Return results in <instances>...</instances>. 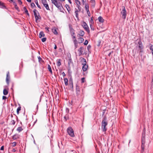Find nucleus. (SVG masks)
Instances as JSON below:
<instances>
[{"label":"nucleus","mask_w":153,"mask_h":153,"mask_svg":"<svg viewBox=\"0 0 153 153\" xmlns=\"http://www.w3.org/2000/svg\"><path fill=\"white\" fill-rule=\"evenodd\" d=\"M145 134H146V130L145 128H144L142 133V139H141V152H143L145 148Z\"/></svg>","instance_id":"1"},{"label":"nucleus","mask_w":153,"mask_h":153,"mask_svg":"<svg viewBox=\"0 0 153 153\" xmlns=\"http://www.w3.org/2000/svg\"><path fill=\"white\" fill-rule=\"evenodd\" d=\"M108 125V122L106 120V117H104L101 123L102 125V131L103 132H105L107 130V128L106 126Z\"/></svg>","instance_id":"2"},{"label":"nucleus","mask_w":153,"mask_h":153,"mask_svg":"<svg viewBox=\"0 0 153 153\" xmlns=\"http://www.w3.org/2000/svg\"><path fill=\"white\" fill-rule=\"evenodd\" d=\"M52 3L58 9L61 10L63 8L62 4L58 2L56 0H51Z\"/></svg>","instance_id":"3"},{"label":"nucleus","mask_w":153,"mask_h":153,"mask_svg":"<svg viewBox=\"0 0 153 153\" xmlns=\"http://www.w3.org/2000/svg\"><path fill=\"white\" fill-rule=\"evenodd\" d=\"M33 12L36 19V22H37L39 19L41 18V17L38 11L36 9L33 10Z\"/></svg>","instance_id":"4"},{"label":"nucleus","mask_w":153,"mask_h":153,"mask_svg":"<svg viewBox=\"0 0 153 153\" xmlns=\"http://www.w3.org/2000/svg\"><path fill=\"white\" fill-rule=\"evenodd\" d=\"M122 10L121 12V14L122 15V18L123 19H126V16L127 15V12L124 6H122Z\"/></svg>","instance_id":"5"},{"label":"nucleus","mask_w":153,"mask_h":153,"mask_svg":"<svg viewBox=\"0 0 153 153\" xmlns=\"http://www.w3.org/2000/svg\"><path fill=\"white\" fill-rule=\"evenodd\" d=\"M67 132L69 135L72 137H74L75 135L74 133V131L71 127H69L67 129Z\"/></svg>","instance_id":"6"},{"label":"nucleus","mask_w":153,"mask_h":153,"mask_svg":"<svg viewBox=\"0 0 153 153\" xmlns=\"http://www.w3.org/2000/svg\"><path fill=\"white\" fill-rule=\"evenodd\" d=\"M82 27L87 32L88 34H89L90 31L88 25L85 22H83L82 25Z\"/></svg>","instance_id":"7"},{"label":"nucleus","mask_w":153,"mask_h":153,"mask_svg":"<svg viewBox=\"0 0 153 153\" xmlns=\"http://www.w3.org/2000/svg\"><path fill=\"white\" fill-rule=\"evenodd\" d=\"M10 78V77L9 74V71H8L7 74L6 81L7 84L8 85H9Z\"/></svg>","instance_id":"8"},{"label":"nucleus","mask_w":153,"mask_h":153,"mask_svg":"<svg viewBox=\"0 0 153 153\" xmlns=\"http://www.w3.org/2000/svg\"><path fill=\"white\" fill-rule=\"evenodd\" d=\"M85 34L84 32L82 30H80L79 32V33L77 34V37H83Z\"/></svg>","instance_id":"9"},{"label":"nucleus","mask_w":153,"mask_h":153,"mask_svg":"<svg viewBox=\"0 0 153 153\" xmlns=\"http://www.w3.org/2000/svg\"><path fill=\"white\" fill-rule=\"evenodd\" d=\"M0 8L3 9H7V8L5 6V3L0 1Z\"/></svg>","instance_id":"10"},{"label":"nucleus","mask_w":153,"mask_h":153,"mask_svg":"<svg viewBox=\"0 0 153 153\" xmlns=\"http://www.w3.org/2000/svg\"><path fill=\"white\" fill-rule=\"evenodd\" d=\"M76 94L78 96L80 94V91L79 87L77 85H76Z\"/></svg>","instance_id":"11"},{"label":"nucleus","mask_w":153,"mask_h":153,"mask_svg":"<svg viewBox=\"0 0 153 153\" xmlns=\"http://www.w3.org/2000/svg\"><path fill=\"white\" fill-rule=\"evenodd\" d=\"M70 31L71 35V36L75 35V30L71 27H70Z\"/></svg>","instance_id":"12"},{"label":"nucleus","mask_w":153,"mask_h":153,"mask_svg":"<svg viewBox=\"0 0 153 153\" xmlns=\"http://www.w3.org/2000/svg\"><path fill=\"white\" fill-rule=\"evenodd\" d=\"M80 62L82 65L87 64L86 59L83 58L81 57L80 58Z\"/></svg>","instance_id":"13"},{"label":"nucleus","mask_w":153,"mask_h":153,"mask_svg":"<svg viewBox=\"0 0 153 153\" xmlns=\"http://www.w3.org/2000/svg\"><path fill=\"white\" fill-rule=\"evenodd\" d=\"M88 68V65L86 64L83 65L82 69L83 71H86Z\"/></svg>","instance_id":"14"},{"label":"nucleus","mask_w":153,"mask_h":153,"mask_svg":"<svg viewBox=\"0 0 153 153\" xmlns=\"http://www.w3.org/2000/svg\"><path fill=\"white\" fill-rule=\"evenodd\" d=\"M67 58L68 59V64H70L72 62V60L71 57V55L70 54H69L67 55Z\"/></svg>","instance_id":"15"},{"label":"nucleus","mask_w":153,"mask_h":153,"mask_svg":"<svg viewBox=\"0 0 153 153\" xmlns=\"http://www.w3.org/2000/svg\"><path fill=\"white\" fill-rule=\"evenodd\" d=\"M20 135L18 134H16L12 137V139L13 140H15L19 138Z\"/></svg>","instance_id":"16"},{"label":"nucleus","mask_w":153,"mask_h":153,"mask_svg":"<svg viewBox=\"0 0 153 153\" xmlns=\"http://www.w3.org/2000/svg\"><path fill=\"white\" fill-rule=\"evenodd\" d=\"M78 37V42L79 43H81L84 42V39L82 37Z\"/></svg>","instance_id":"17"},{"label":"nucleus","mask_w":153,"mask_h":153,"mask_svg":"<svg viewBox=\"0 0 153 153\" xmlns=\"http://www.w3.org/2000/svg\"><path fill=\"white\" fill-rule=\"evenodd\" d=\"M138 44H139V50H142L143 48V45L142 42L140 41L138 42Z\"/></svg>","instance_id":"18"},{"label":"nucleus","mask_w":153,"mask_h":153,"mask_svg":"<svg viewBox=\"0 0 153 153\" xmlns=\"http://www.w3.org/2000/svg\"><path fill=\"white\" fill-rule=\"evenodd\" d=\"M83 47H80L79 49L78 50V51L79 52V56H80L82 54L83 51H82V50H83Z\"/></svg>","instance_id":"19"},{"label":"nucleus","mask_w":153,"mask_h":153,"mask_svg":"<svg viewBox=\"0 0 153 153\" xmlns=\"http://www.w3.org/2000/svg\"><path fill=\"white\" fill-rule=\"evenodd\" d=\"M98 20L101 23H103L104 22V19H103L102 17L101 16H99L98 18Z\"/></svg>","instance_id":"20"},{"label":"nucleus","mask_w":153,"mask_h":153,"mask_svg":"<svg viewBox=\"0 0 153 153\" xmlns=\"http://www.w3.org/2000/svg\"><path fill=\"white\" fill-rule=\"evenodd\" d=\"M52 31L53 33L55 35H57L58 33L55 27L53 28L52 29Z\"/></svg>","instance_id":"21"},{"label":"nucleus","mask_w":153,"mask_h":153,"mask_svg":"<svg viewBox=\"0 0 153 153\" xmlns=\"http://www.w3.org/2000/svg\"><path fill=\"white\" fill-rule=\"evenodd\" d=\"M90 2L92 6L94 7L95 4V0H91Z\"/></svg>","instance_id":"22"},{"label":"nucleus","mask_w":153,"mask_h":153,"mask_svg":"<svg viewBox=\"0 0 153 153\" xmlns=\"http://www.w3.org/2000/svg\"><path fill=\"white\" fill-rule=\"evenodd\" d=\"M45 34L43 31H41L39 33V37L40 38H41L42 37L44 36Z\"/></svg>","instance_id":"23"},{"label":"nucleus","mask_w":153,"mask_h":153,"mask_svg":"<svg viewBox=\"0 0 153 153\" xmlns=\"http://www.w3.org/2000/svg\"><path fill=\"white\" fill-rule=\"evenodd\" d=\"M13 5H14V6H15V9L19 11V8L17 6L16 3L15 2H13Z\"/></svg>","instance_id":"24"},{"label":"nucleus","mask_w":153,"mask_h":153,"mask_svg":"<svg viewBox=\"0 0 153 153\" xmlns=\"http://www.w3.org/2000/svg\"><path fill=\"white\" fill-rule=\"evenodd\" d=\"M57 65L58 66H59L60 65H61V63L60 62L61 59H57Z\"/></svg>","instance_id":"25"},{"label":"nucleus","mask_w":153,"mask_h":153,"mask_svg":"<svg viewBox=\"0 0 153 153\" xmlns=\"http://www.w3.org/2000/svg\"><path fill=\"white\" fill-rule=\"evenodd\" d=\"M23 10L25 11V13H26L28 16H29V14L28 13V11L26 7H23Z\"/></svg>","instance_id":"26"},{"label":"nucleus","mask_w":153,"mask_h":153,"mask_svg":"<svg viewBox=\"0 0 153 153\" xmlns=\"http://www.w3.org/2000/svg\"><path fill=\"white\" fill-rule=\"evenodd\" d=\"M3 93L4 95H7L8 93V91L6 89H4L3 90Z\"/></svg>","instance_id":"27"},{"label":"nucleus","mask_w":153,"mask_h":153,"mask_svg":"<svg viewBox=\"0 0 153 153\" xmlns=\"http://www.w3.org/2000/svg\"><path fill=\"white\" fill-rule=\"evenodd\" d=\"M44 6L45 7L46 9L48 10H50V8H49L48 5V3L46 4H43Z\"/></svg>","instance_id":"28"},{"label":"nucleus","mask_w":153,"mask_h":153,"mask_svg":"<svg viewBox=\"0 0 153 153\" xmlns=\"http://www.w3.org/2000/svg\"><path fill=\"white\" fill-rule=\"evenodd\" d=\"M75 14L76 15V18H78V12H79V10H78L76 8H75Z\"/></svg>","instance_id":"29"},{"label":"nucleus","mask_w":153,"mask_h":153,"mask_svg":"<svg viewBox=\"0 0 153 153\" xmlns=\"http://www.w3.org/2000/svg\"><path fill=\"white\" fill-rule=\"evenodd\" d=\"M64 81L65 82V85L66 86L68 85V79L67 78H65L64 79Z\"/></svg>","instance_id":"30"},{"label":"nucleus","mask_w":153,"mask_h":153,"mask_svg":"<svg viewBox=\"0 0 153 153\" xmlns=\"http://www.w3.org/2000/svg\"><path fill=\"white\" fill-rule=\"evenodd\" d=\"M68 12L69 13L70 11L71 10V9L69 5L68 4H66L65 6Z\"/></svg>","instance_id":"31"},{"label":"nucleus","mask_w":153,"mask_h":153,"mask_svg":"<svg viewBox=\"0 0 153 153\" xmlns=\"http://www.w3.org/2000/svg\"><path fill=\"white\" fill-rule=\"evenodd\" d=\"M48 69L51 74H52V70L51 67V66L49 65H48Z\"/></svg>","instance_id":"32"},{"label":"nucleus","mask_w":153,"mask_h":153,"mask_svg":"<svg viewBox=\"0 0 153 153\" xmlns=\"http://www.w3.org/2000/svg\"><path fill=\"white\" fill-rule=\"evenodd\" d=\"M71 36H72V39H73V42L77 41L76 40V37L75 35Z\"/></svg>","instance_id":"33"},{"label":"nucleus","mask_w":153,"mask_h":153,"mask_svg":"<svg viewBox=\"0 0 153 153\" xmlns=\"http://www.w3.org/2000/svg\"><path fill=\"white\" fill-rule=\"evenodd\" d=\"M70 85V87H71L72 89H73V82L72 80L69 81Z\"/></svg>","instance_id":"34"},{"label":"nucleus","mask_w":153,"mask_h":153,"mask_svg":"<svg viewBox=\"0 0 153 153\" xmlns=\"http://www.w3.org/2000/svg\"><path fill=\"white\" fill-rule=\"evenodd\" d=\"M22 130H23V129L22 128V127H18L17 129V130L19 132H20V131H22Z\"/></svg>","instance_id":"35"},{"label":"nucleus","mask_w":153,"mask_h":153,"mask_svg":"<svg viewBox=\"0 0 153 153\" xmlns=\"http://www.w3.org/2000/svg\"><path fill=\"white\" fill-rule=\"evenodd\" d=\"M35 3L36 4V5H37V7L39 8L40 9H41V7L40 6L38 2V1L37 0L35 1Z\"/></svg>","instance_id":"36"},{"label":"nucleus","mask_w":153,"mask_h":153,"mask_svg":"<svg viewBox=\"0 0 153 153\" xmlns=\"http://www.w3.org/2000/svg\"><path fill=\"white\" fill-rule=\"evenodd\" d=\"M74 45L75 48L76 49L77 47L78 41L74 42Z\"/></svg>","instance_id":"37"},{"label":"nucleus","mask_w":153,"mask_h":153,"mask_svg":"<svg viewBox=\"0 0 153 153\" xmlns=\"http://www.w3.org/2000/svg\"><path fill=\"white\" fill-rule=\"evenodd\" d=\"M75 3H76V4H79V5H81V3L80 1H79V0H75Z\"/></svg>","instance_id":"38"},{"label":"nucleus","mask_w":153,"mask_h":153,"mask_svg":"<svg viewBox=\"0 0 153 153\" xmlns=\"http://www.w3.org/2000/svg\"><path fill=\"white\" fill-rule=\"evenodd\" d=\"M21 109V107L20 106H19L18 107L17 109V113L18 114H19V111H20Z\"/></svg>","instance_id":"39"},{"label":"nucleus","mask_w":153,"mask_h":153,"mask_svg":"<svg viewBox=\"0 0 153 153\" xmlns=\"http://www.w3.org/2000/svg\"><path fill=\"white\" fill-rule=\"evenodd\" d=\"M85 9L86 11H88L89 10V6L88 4H86L85 5Z\"/></svg>","instance_id":"40"},{"label":"nucleus","mask_w":153,"mask_h":153,"mask_svg":"<svg viewBox=\"0 0 153 153\" xmlns=\"http://www.w3.org/2000/svg\"><path fill=\"white\" fill-rule=\"evenodd\" d=\"M42 2L43 5L48 3L46 0H42Z\"/></svg>","instance_id":"41"},{"label":"nucleus","mask_w":153,"mask_h":153,"mask_svg":"<svg viewBox=\"0 0 153 153\" xmlns=\"http://www.w3.org/2000/svg\"><path fill=\"white\" fill-rule=\"evenodd\" d=\"M31 6L32 8H33L35 7H36L34 3L33 2H32L31 4Z\"/></svg>","instance_id":"42"},{"label":"nucleus","mask_w":153,"mask_h":153,"mask_svg":"<svg viewBox=\"0 0 153 153\" xmlns=\"http://www.w3.org/2000/svg\"><path fill=\"white\" fill-rule=\"evenodd\" d=\"M80 5H79V4H77V7L78 8L79 11H80L81 10V7H80Z\"/></svg>","instance_id":"43"},{"label":"nucleus","mask_w":153,"mask_h":153,"mask_svg":"<svg viewBox=\"0 0 153 153\" xmlns=\"http://www.w3.org/2000/svg\"><path fill=\"white\" fill-rule=\"evenodd\" d=\"M150 45L149 48L150 50L151 51H153V45L151 44Z\"/></svg>","instance_id":"44"},{"label":"nucleus","mask_w":153,"mask_h":153,"mask_svg":"<svg viewBox=\"0 0 153 153\" xmlns=\"http://www.w3.org/2000/svg\"><path fill=\"white\" fill-rule=\"evenodd\" d=\"M85 78L83 77L81 79V83H83L85 82Z\"/></svg>","instance_id":"45"},{"label":"nucleus","mask_w":153,"mask_h":153,"mask_svg":"<svg viewBox=\"0 0 153 153\" xmlns=\"http://www.w3.org/2000/svg\"><path fill=\"white\" fill-rule=\"evenodd\" d=\"M10 123H11V124L12 125H14L15 124V121L14 120H12L11 121Z\"/></svg>","instance_id":"46"},{"label":"nucleus","mask_w":153,"mask_h":153,"mask_svg":"<svg viewBox=\"0 0 153 153\" xmlns=\"http://www.w3.org/2000/svg\"><path fill=\"white\" fill-rule=\"evenodd\" d=\"M100 43H101V41L100 40L98 41L97 42V45L98 47H100Z\"/></svg>","instance_id":"47"},{"label":"nucleus","mask_w":153,"mask_h":153,"mask_svg":"<svg viewBox=\"0 0 153 153\" xmlns=\"http://www.w3.org/2000/svg\"><path fill=\"white\" fill-rule=\"evenodd\" d=\"M90 23H91V24H92H92L94 23L92 17H91V18Z\"/></svg>","instance_id":"48"},{"label":"nucleus","mask_w":153,"mask_h":153,"mask_svg":"<svg viewBox=\"0 0 153 153\" xmlns=\"http://www.w3.org/2000/svg\"><path fill=\"white\" fill-rule=\"evenodd\" d=\"M12 146L13 147L15 146L16 145V142H14L12 143Z\"/></svg>","instance_id":"49"},{"label":"nucleus","mask_w":153,"mask_h":153,"mask_svg":"<svg viewBox=\"0 0 153 153\" xmlns=\"http://www.w3.org/2000/svg\"><path fill=\"white\" fill-rule=\"evenodd\" d=\"M91 46L90 45H89L87 46V49L89 51V50L91 49Z\"/></svg>","instance_id":"50"},{"label":"nucleus","mask_w":153,"mask_h":153,"mask_svg":"<svg viewBox=\"0 0 153 153\" xmlns=\"http://www.w3.org/2000/svg\"><path fill=\"white\" fill-rule=\"evenodd\" d=\"M64 118L65 119V121H66L68 119V115H66L64 117Z\"/></svg>","instance_id":"51"},{"label":"nucleus","mask_w":153,"mask_h":153,"mask_svg":"<svg viewBox=\"0 0 153 153\" xmlns=\"http://www.w3.org/2000/svg\"><path fill=\"white\" fill-rule=\"evenodd\" d=\"M46 40V38H43L42 39V41L43 42H45Z\"/></svg>","instance_id":"52"},{"label":"nucleus","mask_w":153,"mask_h":153,"mask_svg":"<svg viewBox=\"0 0 153 153\" xmlns=\"http://www.w3.org/2000/svg\"><path fill=\"white\" fill-rule=\"evenodd\" d=\"M88 41L87 40H86L85 41L84 44V45H87L88 44Z\"/></svg>","instance_id":"53"},{"label":"nucleus","mask_w":153,"mask_h":153,"mask_svg":"<svg viewBox=\"0 0 153 153\" xmlns=\"http://www.w3.org/2000/svg\"><path fill=\"white\" fill-rule=\"evenodd\" d=\"M90 26L91 27V29L93 30H94V28L93 27L92 24H90Z\"/></svg>","instance_id":"54"},{"label":"nucleus","mask_w":153,"mask_h":153,"mask_svg":"<svg viewBox=\"0 0 153 153\" xmlns=\"http://www.w3.org/2000/svg\"><path fill=\"white\" fill-rule=\"evenodd\" d=\"M87 14H88V16H91V14H90V13L89 11L88 10V11H87Z\"/></svg>","instance_id":"55"},{"label":"nucleus","mask_w":153,"mask_h":153,"mask_svg":"<svg viewBox=\"0 0 153 153\" xmlns=\"http://www.w3.org/2000/svg\"><path fill=\"white\" fill-rule=\"evenodd\" d=\"M18 1L19 3V4L20 5H21L22 3V1L21 0H18Z\"/></svg>","instance_id":"56"},{"label":"nucleus","mask_w":153,"mask_h":153,"mask_svg":"<svg viewBox=\"0 0 153 153\" xmlns=\"http://www.w3.org/2000/svg\"><path fill=\"white\" fill-rule=\"evenodd\" d=\"M7 98V97L5 96H3L2 97L3 100H5Z\"/></svg>","instance_id":"57"},{"label":"nucleus","mask_w":153,"mask_h":153,"mask_svg":"<svg viewBox=\"0 0 153 153\" xmlns=\"http://www.w3.org/2000/svg\"><path fill=\"white\" fill-rule=\"evenodd\" d=\"M4 149V146H2L1 148V149H0V150H3Z\"/></svg>","instance_id":"58"},{"label":"nucleus","mask_w":153,"mask_h":153,"mask_svg":"<svg viewBox=\"0 0 153 153\" xmlns=\"http://www.w3.org/2000/svg\"><path fill=\"white\" fill-rule=\"evenodd\" d=\"M63 76L64 77L65 76V74L64 72H63L62 73Z\"/></svg>","instance_id":"59"},{"label":"nucleus","mask_w":153,"mask_h":153,"mask_svg":"<svg viewBox=\"0 0 153 153\" xmlns=\"http://www.w3.org/2000/svg\"><path fill=\"white\" fill-rule=\"evenodd\" d=\"M113 52V51H112L111 52H110L108 54V56H110V55H111V53H112Z\"/></svg>","instance_id":"60"},{"label":"nucleus","mask_w":153,"mask_h":153,"mask_svg":"<svg viewBox=\"0 0 153 153\" xmlns=\"http://www.w3.org/2000/svg\"><path fill=\"white\" fill-rule=\"evenodd\" d=\"M86 0H82V2L83 3V4H84V3L86 2Z\"/></svg>","instance_id":"61"},{"label":"nucleus","mask_w":153,"mask_h":153,"mask_svg":"<svg viewBox=\"0 0 153 153\" xmlns=\"http://www.w3.org/2000/svg\"><path fill=\"white\" fill-rule=\"evenodd\" d=\"M38 58L39 61H40L41 60H42V59L41 58L40 56H39V57Z\"/></svg>","instance_id":"62"},{"label":"nucleus","mask_w":153,"mask_h":153,"mask_svg":"<svg viewBox=\"0 0 153 153\" xmlns=\"http://www.w3.org/2000/svg\"><path fill=\"white\" fill-rule=\"evenodd\" d=\"M66 111L68 113L69 112V109L68 108H66Z\"/></svg>","instance_id":"63"},{"label":"nucleus","mask_w":153,"mask_h":153,"mask_svg":"<svg viewBox=\"0 0 153 153\" xmlns=\"http://www.w3.org/2000/svg\"><path fill=\"white\" fill-rule=\"evenodd\" d=\"M49 28L48 27H46L45 28V29L46 30H47L48 31V32L49 31Z\"/></svg>","instance_id":"64"}]
</instances>
